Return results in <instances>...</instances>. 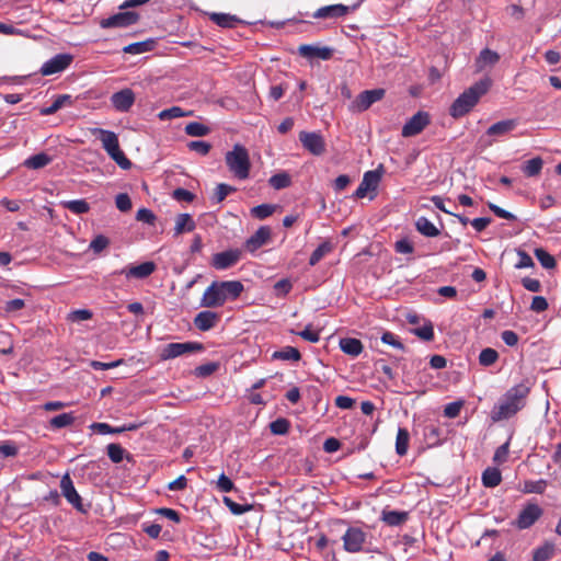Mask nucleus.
<instances>
[{
	"instance_id": "nucleus-1",
	"label": "nucleus",
	"mask_w": 561,
	"mask_h": 561,
	"mask_svg": "<svg viewBox=\"0 0 561 561\" xmlns=\"http://www.w3.org/2000/svg\"><path fill=\"white\" fill-rule=\"evenodd\" d=\"M529 391L530 389L526 383H519L510 388L491 410V420L500 422L514 416L526 405Z\"/></svg>"
},
{
	"instance_id": "nucleus-2",
	"label": "nucleus",
	"mask_w": 561,
	"mask_h": 561,
	"mask_svg": "<svg viewBox=\"0 0 561 561\" xmlns=\"http://www.w3.org/2000/svg\"><path fill=\"white\" fill-rule=\"evenodd\" d=\"M243 289L239 280L213 282L204 291L201 305L207 308L220 307L227 300L238 298Z\"/></svg>"
},
{
	"instance_id": "nucleus-3",
	"label": "nucleus",
	"mask_w": 561,
	"mask_h": 561,
	"mask_svg": "<svg viewBox=\"0 0 561 561\" xmlns=\"http://www.w3.org/2000/svg\"><path fill=\"white\" fill-rule=\"evenodd\" d=\"M490 87V79H482L471 85L454 101L449 108V114L454 118H459L469 113L478 103L479 99L488 92Z\"/></svg>"
},
{
	"instance_id": "nucleus-4",
	"label": "nucleus",
	"mask_w": 561,
	"mask_h": 561,
	"mask_svg": "<svg viewBox=\"0 0 561 561\" xmlns=\"http://www.w3.org/2000/svg\"><path fill=\"white\" fill-rule=\"evenodd\" d=\"M225 160L229 171L233 173L236 178L240 180L249 178L251 162L245 147L236 144L232 150L226 153Z\"/></svg>"
},
{
	"instance_id": "nucleus-5",
	"label": "nucleus",
	"mask_w": 561,
	"mask_h": 561,
	"mask_svg": "<svg viewBox=\"0 0 561 561\" xmlns=\"http://www.w3.org/2000/svg\"><path fill=\"white\" fill-rule=\"evenodd\" d=\"M383 89L365 90L350 104L348 108L353 113H360L368 110L374 103L385 96Z\"/></svg>"
},
{
	"instance_id": "nucleus-6",
	"label": "nucleus",
	"mask_w": 561,
	"mask_h": 561,
	"mask_svg": "<svg viewBox=\"0 0 561 561\" xmlns=\"http://www.w3.org/2000/svg\"><path fill=\"white\" fill-rule=\"evenodd\" d=\"M203 350V344L198 342L169 343L162 348L160 357L167 360L186 353L201 352Z\"/></svg>"
},
{
	"instance_id": "nucleus-7",
	"label": "nucleus",
	"mask_w": 561,
	"mask_h": 561,
	"mask_svg": "<svg viewBox=\"0 0 561 561\" xmlns=\"http://www.w3.org/2000/svg\"><path fill=\"white\" fill-rule=\"evenodd\" d=\"M366 533L358 527H350L342 537L343 548L351 553L362 551L366 542Z\"/></svg>"
},
{
	"instance_id": "nucleus-8",
	"label": "nucleus",
	"mask_w": 561,
	"mask_h": 561,
	"mask_svg": "<svg viewBox=\"0 0 561 561\" xmlns=\"http://www.w3.org/2000/svg\"><path fill=\"white\" fill-rule=\"evenodd\" d=\"M542 508L536 503H528L518 514L515 526L518 529L531 527L542 515Z\"/></svg>"
},
{
	"instance_id": "nucleus-9",
	"label": "nucleus",
	"mask_w": 561,
	"mask_h": 561,
	"mask_svg": "<svg viewBox=\"0 0 561 561\" xmlns=\"http://www.w3.org/2000/svg\"><path fill=\"white\" fill-rule=\"evenodd\" d=\"M73 60V56L71 54H58L45 61L41 68V73L43 76H51L67 69Z\"/></svg>"
},
{
	"instance_id": "nucleus-10",
	"label": "nucleus",
	"mask_w": 561,
	"mask_h": 561,
	"mask_svg": "<svg viewBox=\"0 0 561 561\" xmlns=\"http://www.w3.org/2000/svg\"><path fill=\"white\" fill-rule=\"evenodd\" d=\"M430 124V115L426 112H417L402 127L403 137L419 135Z\"/></svg>"
},
{
	"instance_id": "nucleus-11",
	"label": "nucleus",
	"mask_w": 561,
	"mask_h": 561,
	"mask_svg": "<svg viewBox=\"0 0 561 561\" xmlns=\"http://www.w3.org/2000/svg\"><path fill=\"white\" fill-rule=\"evenodd\" d=\"M299 140L304 148L314 156H321L325 151V142L319 133L301 131Z\"/></svg>"
},
{
	"instance_id": "nucleus-12",
	"label": "nucleus",
	"mask_w": 561,
	"mask_h": 561,
	"mask_svg": "<svg viewBox=\"0 0 561 561\" xmlns=\"http://www.w3.org/2000/svg\"><path fill=\"white\" fill-rule=\"evenodd\" d=\"M358 7V3L353 7H347L344 4H331L319 8L312 16L318 20H327V19H339L347 15L352 10H355Z\"/></svg>"
},
{
	"instance_id": "nucleus-13",
	"label": "nucleus",
	"mask_w": 561,
	"mask_h": 561,
	"mask_svg": "<svg viewBox=\"0 0 561 561\" xmlns=\"http://www.w3.org/2000/svg\"><path fill=\"white\" fill-rule=\"evenodd\" d=\"M139 19V15L135 12H119L107 19L101 21V27L111 28V27H126L135 24Z\"/></svg>"
},
{
	"instance_id": "nucleus-14",
	"label": "nucleus",
	"mask_w": 561,
	"mask_h": 561,
	"mask_svg": "<svg viewBox=\"0 0 561 561\" xmlns=\"http://www.w3.org/2000/svg\"><path fill=\"white\" fill-rule=\"evenodd\" d=\"M381 170L367 171L363 180L354 193L356 198H363L367 195L368 191H375L381 180Z\"/></svg>"
},
{
	"instance_id": "nucleus-15",
	"label": "nucleus",
	"mask_w": 561,
	"mask_h": 561,
	"mask_svg": "<svg viewBox=\"0 0 561 561\" xmlns=\"http://www.w3.org/2000/svg\"><path fill=\"white\" fill-rule=\"evenodd\" d=\"M60 490L61 494L65 496V499L78 511L83 512L82 507V499L76 491L73 486V482L69 476V473H66L62 476L60 480Z\"/></svg>"
},
{
	"instance_id": "nucleus-16",
	"label": "nucleus",
	"mask_w": 561,
	"mask_h": 561,
	"mask_svg": "<svg viewBox=\"0 0 561 561\" xmlns=\"http://www.w3.org/2000/svg\"><path fill=\"white\" fill-rule=\"evenodd\" d=\"M298 53L301 57L308 58V59H322L328 60L333 55V49L330 47H321L316 45H300L298 47Z\"/></svg>"
},
{
	"instance_id": "nucleus-17",
	"label": "nucleus",
	"mask_w": 561,
	"mask_h": 561,
	"mask_svg": "<svg viewBox=\"0 0 561 561\" xmlns=\"http://www.w3.org/2000/svg\"><path fill=\"white\" fill-rule=\"evenodd\" d=\"M240 260V251L229 250L216 253L213 256L211 265L216 270H226L233 266Z\"/></svg>"
},
{
	"instance_id": "nucleus-18",
	"label": "nucleus",
	"mask_w": 561,
	"mask_h": 561,
	"mask_svg": "<svg viewBox=\"0 0 561 561\" xmlns=\"http://www.w3.org/2000/svg\"><path fill=\"white\" fill-rule=\"evenodd\" d=\"M112 105L119 112H127L135 102V94L130 89H123L111 96Z\"/></svg>"
},
{
	"instance_id": "nucleus-19",
	"label": "nucleus",
	"mask_w": 561,
	"mask_h": 561,
	"mask_svg": "<svg viewBox=\"0 0 561 561\" xmlns=\"http://www.w3.org/2000/svg\"><path fill=\"white\" fill-rule=\"evenodd\" d=\"M156 270L153 262H144L136 266H128L121 270L118 273L124 274L127 278L142 279L151 275Z\"/></svg>"
},
{
	"instance_id": "nucleus-20",
	"label": "nucleus",
	"mask_w": 561,
	"mask_h": 561,
	"mask_svg": "<svg viewBox=\"0 0 561 561\" xmlns=\"http://www.w3.org/2000/svg\"><path fill=\"white\" fill-rule=\"evenodd\" d=\"M271 237V229L268 227H260L253 236H251L245 243V248L250 252H255L264 245Z\"/></svg>"
},
{
	"instance_id": "nucleus-21",
	"label": "nucleus",
	"mask_w": 561,
	"mask_h": 561,
	"mask_svg": "<svg viewBox=\"0 0 561 561\" xmlns=\"http://www.w3.org/2000/svg\"><path fill=\"white\" fill-rule=\"evenodd\" d=\"M219 321V314L213 311H202L194 319L195 327L201 331L213 329Z\"/></svg>"
},
{
	"instance_id": "nucleus-22",
	"label": "nucleus",
	"mask_w": 561,
	"mask_h": 561,
	"mask_svg": "<svg viewBox=\"0 0 561 561\" xmlns=\"http://www.w3.org/2000/svg\"><path fill=\"white\" fill-rule=\"evenodd\" d=\"M93 134L99 135V139L101 140L102 146L107 154L119 147L118 138L115 133L96 128L94 129Z\"/></svg>"
},
{
	"instance_id": "nucleus-23",
	"label": "nucleus",
	"mask_w": 561,
	"mask_h": 561,
	"mask_svg": "<svg viewBox=\"0 0 561 561\" xmlns=\"http://www.w3.org/2000/svg\"><path fill=\"white\" fill-rule=\"evenodd\" d=\"M209 19L217 24L220 27L224 28H233L238 24L242 23L241 19H239L237 15L229 14V13H217L213 12L209 13Z\"/></svg>"
},
{
	"instance_id": "nucleus-24",
	"label": "nucleus",
	"mask_w": 561,
	"mask_h": 561,
	"mask_svg": "<svg viewBox=\"0 0 561 561\" xmlns=\"http://www.w3.org/2000/svg\"><path fill=\"white\" fill-rule=\"evenodd\" d=\"M516 126H517L516 119L501 121V122H497V123L491 125L486 130V135L501 137V136H504V135L511 133L512 130H514L516 128Z\"/></svg>"
},
{
	"instance_id": "nucleus-25",
	"label": "nucleus",
	"mask_w": 561,
	"mask_h": 561,
	"mask_svg": "<svg viewBox=\"0 0 561 561\" xmlns=\"http://www.w3.org/2000/svg\"><path fill=\"white\" fill-rule=\"evenodd\" d=\"M195 229V222L191 215L180 214L175 219L174 234L180 236L183 232H191Z\"/></svg>"
},
{
	"instance_id": "nucleus-26",
	"label": "nucleus",
	"mask_w": 561,
	"mask_h": 561,
	"mask_svg": "<svg viewBox=\"0 0 561 561\" xmlns=\"http://www.w3.org/2000/svg\"><path fill=\"white\" fill-rule=\"evenodd\" d=\"M340 347L345 354L351 356H358L363 352L362 342L353 337L341 339Z\"/></svg>"
},
{
	"instance_id": "nucleus-27",
	"label": "nucleus",
	"mask_w": 561,
	"mask_h": 561,
	"mask_svg": "<svg viewBox=\"0 0 561 561\" xmlns=\"http://www.w3.org/2000/svg\"><path fill=\"white\" fill-rule=\"evenodd\" d=\"M416 230L425 237H437L439 230L426 217H420L415 222Z\"/></svg>"
},
{
	"instance_id": "nucleus-28",
	"label": "nucleus",
	"mask_w": 561,
	"mask_h": 561,
	"mask_svg": "<svg viewBox=\"0 0 561 561\" xmlns=\"http://www.w3.org/2000/svg\"><path fill=\"white\" fill-rule=\"evenodd\" d=\"M381 519L389 526H399L408 519V513L398 511H383Z\"/></svg>"
},
{
	"instance_id": "nucleus-29",
	"label": "nucleus",
	"mask_w": 561,
	"mask_h": 561,
	"mask_svg": "<svg viewBox=\"0 0 561 561\" xmlns=\"http://www.w3.org/2000/svg\"><path fill=\"white\" fill-rule=\"evenodd\" d=\"M500 60V55L496 51H493L491 49H483L478 59H477V67L481 70L486 66H493Z\"/></svg>"
},
{
	"instance_id": "nucleus-30",
	"label": "nucleus",
	"mask_w": 561,
	"mask_h": 561,
	"mask_svg": "<svg viewBox=\"0 0 561 561\" xmlns=\"http://www.w3.org/2000/svg\"><path fill=\"white\" fill-rule=\"evenodd\" d=\"M502 481V476L499 469L488 468L482 473V483L486 488H495Z\"/></svg>"
},
{
	"instance_id": "nucleus-31",
	"label": "nucleus",
	"mask_w": 561,
	"mask_h": 561,
	"mask_svg": "<svg viewBox=\"0 0 561 561\" xmlns=\"http://www.w3.org/2000/svg\"><path fill=\"white\" fill-rule=\"evenodd\" d=\"M410 434L407 428L400 427L396 438V451L400 456H404L408 451Z\"/></svg>"
},
{
	"instance_id": "nucleus-32",
	"label": "nucleus",
	"mask_w": 561,
	"mask_h": 561,
	"mask_svg": "<svg viewBox=\"0 0 561 561\" xmlns=\"http://www.w3.org/2000/svg\"><path fill=\"white\" fill-rule=\"evenodd\" d=\"M542 165H543L542 159L539 157H536V158H533V159L526 161L524 163V165L522 167V170L526 176H529V178L537 176L541 172Z\"/></svg>"
},
{
	"instance_id": "nucleus-33",
	"label": "nucleus",
	"mask_w": 561,
	"mask_h": 561,
	"mask_svg": "<svg viewBox=\"0 0 561 561\" xmlns=\"http://www.w3.org/2000/svg\"><path fill=\"white\" fill-rule=\"evenodd\" d=\"M50 161L51 158L48 154L41 152L26 159L24 164L28 169L37 170L46 167L48 163H50Z\"/></svg>"
},
{
	"instance_id": "nucleus-34",
	"label": "nucleus",
	"mask_w": 561,
	"mask_h": 561,
	"mask_svg": "<svg viewBox=\"0 0 561 561\" xmlns=\"http://www.w3.org/2000/svg\"><path fill=\"white\" fill-rule=\"evenodd\" d=\"M153 47L152 41H144L129 44L123 48L125 54L139 55L146 51L151 50Z\"/></svg>"
},
{
	"instance_id": "nucleus-35",
	"label": "nucleus",
	"mask_w": 561,
	"mask_h": 561,
	"mask_svg": "<svg viewBox=\"0 0 561 561\" xmlns=\"http://www.w3.org/2000/svg\"><path fill=\"white\" fill-rule=\"evenodd\" d=\"M210 131L211 129L208 126L199 122H191L185 126V133L192 137H204L210 134Z\"/></svg>"
},
{
	"instance_id": "nucleus-36",
	"label": "nucleus",
	"mask_w": 561,
	"mask_h": 561,
	"mask_svg": "<svg viewBox=\"0 0 561 561\" xmlns=\"http://www.w3.org/2000/svg\"><path fill=\"white\" fill-rule=\"evenodd\" d=\"M411 332L423 341H432L434 339V328L430 320H424L423 325L412 329Z\"/></svg>"
},
{
	"instance_id": "nucleus-37",
	"label": "nucleus",
	"mask_w": 561,
	"mask_h": 561,
	"mask_svg": "<svg viewBox=\"0 0 561 561\" xmlns=\"http://www.w3.org/2000/svg\"><path fill=\"white\" fill-rule=\"evenodd\" d=\"M276 359L298 362L301 358L300 352L293 346H285L273 354Z\"/></svg>"
},
{
	"instance_id": "nucleus-38",
	"label": "nucleus",
	"mask_w": 561,
	"mask_h": 561,
	"mask_svg": "<svg viewBox=\"0 0 561 561\" xmlns=\"http://www.w3.org/2000/svg\"><path fill=\"white\" fill-rule=\"evenodd\" d=\"M71 104V96L68 94L58 95L50 106L43 108L41 113L43 115H51L60 110L64 105Z\"/></svg>"
},
{
	"instance_id": "nucleus-39",
	"label": "nucleus",
	"mask_w": 561,
	"mask_h": 561,
	"mask_svg": "<svg viewBox=\"0 0 561 561\" xmlns=\"http://www.w3.org/2000/svg\"><path fill=\"white\" fill-rule=\"evenodd\" d=\"M554 553V545L546 542L534 551L533 561H548Z\"/></svg>"
},
{
	"instance_id": "nucleus-40",
	"label": "nucleus",
	"mask_w": 561,
	"mask_h": 561,
	"mask_svg": "<svg viewBox=\"0 0 561 561\" xmlns=\"http://www.w3.org/2000/svg\"><path fill=\"white\" fill-rule=\"evenodd\" d=\"M62 206L77 215L85 214L90 210V205L84 199L62 202Z\"/></svg>"
},
{
	"instance_id": "nucleus-41",
	"label": "nucleus",
	"mask_w": 561,
	"mask_h": 561,
	"mask_svg": "<svg viewBox=\"0 0 561 561\" xmlns=\"http://www.w3.org/2000/svg\"><path fill=\"white\" fill-rule=\"evenodd\" d=\"M499 359V353L491 347L483 348L479 355V364L484 367L493 365Z\"/></svg>"
},
{
	"instance_id": "nucleus-42",
	"label": "nucleus",
	"mask_w": 561,
	"mask_h": 561,
	"mask_svg": "<svg viewBox=\"0 0 561 561\" xmlns=\"http://www.w3.org/2000/svg\"><path fill=\"white\" fill-rule=\"evenodd\" d=\"M332 250L330 242L321 243L311 254L309 264L314 266L320 260H322Z\"/></svg>"
},
{
	"instance_id": "nucleus-43",
	"label": "nucleus",
	"mask_w": 561,
	"mask_h": 561,
	"mask_svg": "<svg viewBox=\"0 0 561 561\" xmlns=\"http://www.w3.org/2000/svg\"><path fill=\"white\" fill-rule=\"evenodd\" d=\"M268 182L273 188L282 190L288 187L291 183V180L287 173L282 172L271 176Z\"/></svg>"
},
{
	"instance_id": "nucleus-44",
	"label": "nucleus",
	"mask_w": 561,
	"mask_h": 561,
	"mask_svg": "<svg viewBox=\"0 0 561 561\" xmlns=\"http://www.w3.org/2000/svg\"><path fill=\"white\" fill-rule=\"evenodd\" d=\"M236 188L225 183L217 185L211 199L216 204H220L230 193L234 192Z\"/></svg>"
},
{
	"instance_id": "nucleus-45",
	"label": "nucleus",
	"mask_w": 561,
	"mask_h": 561,
	"mask_svg": "<svg viewBox=\"0 0 561 561\" xmlns=\"http://www.w3.org/2000/svg\"><path fill=\"white\" fill-rule=\"evenodd\" d=\"M75 416L72 413H62L59 415L54 416L50 420V426L54 428H62L66 426H69L73 423Z\"/></svg>"
},
{
	"instance_id": "nucleus-46",
	"label": "nucleus",
	"mask_w": 561,
	"mask_h": 561,
	"mask_svg": "<svg viewBox=\"0 0 561 561\" xmlns=\"http://www.w3.org/2000/svg\"><path fill=\"white\" fill-rule=\"evenodd\" d=\"M535 256L545 268H553L556 266L554 257L541 248L535 250Z\"/></svg>"
},
{
	"instance_id": "nucleus-47",
	"label": "nucleus",
	"mask_w": 561,
	"mask_h": 561,
	"mask_svg": "<svg viewBox=\"0 0 561 561\" xmlns=\"http://www.w3.org/2000/svg\"><path fill=\"white\" fill-rule=\"evenodd\" d=\"M276 206L271 204H261L251 209L252 216L259 219H265L275 211Z\"/></svg>"
},
{
	"instance_id": "nucleus-48",
	"label": "nucleus",
	"mask_w": 561,
	"mask_h": 561,
	"mask_svg": "<svg viewBox=\"0 0 561 561\" xmlns=\"http://www.w3.org/2000/svg\"><path fill=\"white\" fill-rule=\"evenodd\" d=\"M190 113H185L180 106H172L170 108L163 110L158 114L159 119L168 121L178 117H183L188 115Z\"/></svg>"
},
{
	"instance_id": "nucleus-49",
	"label": "nucleus",
	"mask_w": 561,
	"mask_h": 561,
	"mask_svg": "<svg viewBox=\"0 0 561 561\" xmlns=\"http://www.w3.org/2000/svg\"><path fill=\"white\" fill-rule=\"evenodd\" d=\"M108 156L123 169L128 170L131 168L130 160L125 156V153L121 150V148H116L108 153Z\"/></svg>"
},
{
	"instance_id": "nucleus-50",
	"label": "nucleus",
	"mask_w": 561,
	"mask_h": 561,
	"mask_svg": "<svg viewBox=\"0 0 561 561\" xmlns=\"http://www.w3.org/2000/svg\"><path fill=\"white\" fill-rule=\"evenodd\" d=\"M107 456L113 462L118 463L124 459L125 449L121 445L112 443L107 445Z\"/></svg>"
},
{
	"instance_id": "nucleus-51",
	"label": "nucleus",
	"mask_w": 561,
	"mask_h": 561,
	"mask_svg": "<svg viewBox=\"0 0 561 561\" xmlns=\"http://www.w3.org/2000/svg\"><path fill=\"white\" fill-rule=\"evenodd\" d=\"M547 488V481L546 480H538V481H526L524 484V492L525 493H536V494H542Z\"/></svg>"
},
{
	"instance_id": "nucleus-52",
	"label": "nucleus",
	"mask_w": 561,
	"mask_h": 561,
	"mask_svg": "<svg viewBox=\"0 0 561 561\" xmlns=\"http://www.w3.org/2000/svg\"><path fill=\"white\" fill-rule=\"evenodd\" d=\"M187 148L191 151L197 152L201 156H206L210 151V144L203 140H194L187 144Z\"/></svg>"
},
{
	"instance_id": "nucleus-53",
	"label": "nucleus",
	"mask_w": 561,
	"mask_h": 561,
	"mask_svg": "<svg viewBox=\"0 0 561 561\" xmlns=\"http://www.w3.org/2000/svg\"><path fill=\"white\" fill-rule=\"evenodd\" d=\"M224 503L230 510V512L234 515H241L251 510L250 505L238 504L228 496L224 497Z\"/></svg>"
},
{
	"instance_id": "nucleus-54",
	"label": "nucleus",
	"mask_w": 561,
	"mask_h": 561,
	"mask_svg": "<svg viewBox=\"0 0 561 561\" xmlns=\"http://www.w3.org/2000/svg\"><path fill=\"white\" fill-rule=\"evenodd\" d=\"M271 432L276 435H284L288 432L289 423L285 419H277L270 424Z\"/></svg>"
},
{
	"instance_id": "nucleus-55",
	"label": "nucleus",
	"mask_w": 561,
	"mask_h": 561,
	"mask_svg": "<svg viewBox=\"0 0 561 561\" xmlns=\"http://www.w3.org/2000/svg\"><path fill=\"white\" fill-rule=\"evenodd\" d=\"M90 428L102 435L122 433L121 427H112L107 423H93Z\"/></svg>"
},
{
	"instance_id": "nucleus-56",
	"label": "nucleus",
	"mask_w": 561,
	"mask_h": 561,
	"mask_svg": "<svg viewBox=\"0 0 561 561\" xmlns=\"http://www.w3.org/2000/svg\"><path fill=\"white\" fill-rule=\"evenodd\" d=\"M508 453H510V443L506 442L503 445H501L500 447H497V449L495 450L494 456H493L494 462H496L499 465L504 463L507 460Z\"/></svg>"
},
{
	"instance_id": "nucleus-57",
	"label": "nucleus",
	"mask_w": 561,
	"mask_h": 561,
	"mask_svg": "<svg viewBox=\"0 0 561 561\" xmlns=\"http://www.w3.org/2000/svg\"><path fill=\"white\" fill-rule=\"evenodd\" d=\"M115 204L116 207L123 213H126L131 209V201L126 193L118 194L115 198Z\"/></svg>"
},
{
	"instance_id": "nucleus-58",
	"label": "nucleus",
	"mask_w": 561,
	"mask_h": 561,
	"mask_svg": "<svg viewBox=\"0 0 561 561\" xmlns=\"http://www.w3.org/2000/svg\"><path fill=\"white\" fill-rule=\"evenodd\" d=\"M216 488L220 492H230L234 489L233 482L225 473H221L216 482Z\"/></svg>"
},
{
	"instance_id": "nucleus-59",
	"label": "nucleus",
	"mask_w": 561,
	"mask_h": 561,
	"mask_svg": "<svg viewBox=\"0 0 561 561\" xmlns=\"http://www.w3.org/2000/svg\"><path fill=\"white\" fill-rule=\"evenodd\" d=\"M92 318V312L88 309L73 310L68 314V319L73 322L85 321Z\"/></svg>"
},
{
	"instance_id": "nucleus-60",
	"label": "nucleus",
	"mask_w": 561,
	"mask_h": 561,
	"mask_svg": "<svg viewBox=\"0 0 561 561\" xmlns=\"http://www.w3.org/2000/svg\"><path fill=\"white\" fill-rule=\"evenodd\" d=\"M461 408H462L461 401L450 402L445 407L444 415L449 419L457 417L460 413Z\"/></svg>"
},
{
	"instance_id": "nucleus-61",
	"label": "nucleus",
	"mask_w": 561,
	"mask_h": 561,
	"mask_svg": "<svg viewBox=\"0 0 561 561\" xmlns=\"http://www.w3.org/2000/svg\"><path fill=\"white\" fill-rule=\"evenodd\" d=\"M24 307H25V301L23 299L16 298V299L7 301L4 304L3 309L7 314H10V313H13V312H16V311L23 309Z\"/></svg>"
},
{
	"instance_id": "nucleus-62",
	"label": "nucleus",
	"mask_w": 561,
	"mask_h": 561,
	"mask_svg": "<svg viewBox=\"0 0 561 561\" xmlns=\"http://www.w3.org/2000/svg\"><path fill=\"white\" fill-rule=\"evenodd\" d=\"M217 368H218V364L207 363V364L197 366L195 368V375L197 377H207V376L211 375L213 373H215L217 370Z\"/></svg>"
},
{
	"instance_id": "nucleus-63",
	"label": "nucleus",
	"mask_w": 561,
	"mask_h": 561,
	"mask_svg": "<svg viewBox=\"0 0 561 561\" xmlns=\"http://www.w3.org/2000/svg\"><path fill=\"white\" fill-rule=\"evenodd\" d=\"M136 219L138 221L147 222L149 225H153L156 220L154 214L148 208H140L136 214Z\"/></svg>"
},
{
	"instance_id": "nucleus-64",
	"label": "nucleus",
	"mask_w": 561,
	"mask_h": 561,
	"mask_svg": "<svg viewBox=\"0 0 561 561\" xmlns=\"http://www.w3.org/2000/svg\"><path fill=\"white\" fill-rule=\"evenodd\" d=\"M297 334L302 337L304 340L317 343L320 340V334L317 331L311 330V325H307L305 330L297 332Z\"/></svg>"
}]
</instances>
